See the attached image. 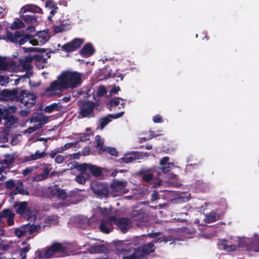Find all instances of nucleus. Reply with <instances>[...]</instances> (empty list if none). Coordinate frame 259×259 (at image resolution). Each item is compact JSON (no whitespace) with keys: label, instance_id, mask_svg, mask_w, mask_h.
<instances>
[{"label":"nucleus","instance_id":"1","mask_svg":"<svg viewBox=\"0 0 259 259\" xmlns=\"http://www.w3.org/2000/svg\"><path fill=\"white\" fill-rule=\"evenodd\" d=\"M78 117L92 118L95 116V110H100L98 100L96 102L92 101L80 100L77 102Z\"/></svg>","mask_w":259,"mask_h":259},{"label":"nucleus","instance_id":"2","mask_svg":"<svg viewBox=\"0 0 259 259\" xmlns=\"http://www.w3.org/2000/svg\"><path fill=\"white\" fill-rule=\"evenodd\" d=\"M116 246L119 251L124 252L122 259H143L146 256L142 246L127 248V243L121 241L118 242Z\"/></svg>","mask_w":259,"mask_h":259},{"label":"nucleus","instance_id":"3","mask_svg":"<svg viewBox=\"0 0 259 259\" xmlns=\"http://www.w3.org/2000/svg\"><path fill=\"white\" fill-rule=\"evenodd\" d=\"M60 79L63 82L66 89L78 87L81 83V74L75 71H66L61 73Z\"/></svg>","mask_w":259,"mask_h":259},{"label":"nucleus","instance_id":"4","mask_svg":"<svg viewBox=\"0 0 259 259\" xmlns=\"http://www.w3.org/2000/svg\"><path fill=\"white\" fill-rule=\"evenodd\" d=\"M31 61V58L29 57H26L25 59L19 60L18 69L22 72H25V73L16 75L18 78L15 80V85L18 84L21 80H24L25 79L29 78L32 75V66L30 64Z\"/></svg>","mask_w":259,"mask_h":259},{"label":"nucleus","instance_id":"5","mask_svg":"<svg viewBox=\"0 0 259 259\" xmlns=\"http://www.w3.org/2000/svg\"><path fill=\"white\" fill-rule=\"evenodd\" d=\"M27 203L26 201L21 202H15L13 207L16 208V211L18 214L24 213V218L28 221L33 222L36 219V212L27 209Z\"/></svg>","mask_w":259,"mask_h":259},{"label":"nucleus","instance_id":"6","mask_svg":"<svg viewBox=\"0 0 259 259\" xmlns=\"http://www.w3.org/2000/svg\"><path fill=\"white\" fill-rule=\"evenodd\" d=\"M90 187L93 193L99 197L106 198L109 196V188L105 183L94 181L91 182Z\"/></svg>","mask_w":259,"mask_h":259},{"label":"nucleus","instance_id":"7","mask_svg":"<svg viewBox=\"0 0 259 259\" xmlns=\"http://www.w3.org/2000/svg\"><path fill=\"white\" fill-rule=\"evenodd\" d=\"M8 39L14 44L19 43L20 45H23L25 42L30 40L32 37L31 34H24L23 31H16L15 33L8 32L7 34Z\"/></svg>","mask_w":259,"mask_h":259},{"label":"nucleus","instance_id":"8","mask_svg":"<svg viewBox=\"0 0 259 259\" xmlns=\"http://www.w3.org/2000/svg\"><path fill=\"white\" fill-rule=\"evenodd\" d=\"M66 89L63 82L60 79V75L57 79L52 82L47 89L48 94L53 96H59L62 94L63 90Z\"/></svg>","mask_w":259,"mask_h":259},{"label":"nucleus","instance_id":"9","mask_svg":"<svg viewBox=\"0 0 259 259\" xmlns=\"http://www.w3.org/2000/svg\"><path fill=\"white\" fill-rule=\"evenodd\" d=\"M26 106L31 107L35 103V98L34 95L28 94L24 91H21L19 99Z\"/></svg>","mask_w":259,"mask_h":259},{"label":"nucleus","instance_id":"10","mask_svg":"<svg viewBox=\"0 0 259 259\" xmlns=\"http://www.w3.org/2000/svg\"><path fill=\"white\" fill-rule=\"evenodd\" d=\"M131 217L137 222V225L140 227L148 221L147 214L143 210H135L132 211Z\"/></svg>","mask_w":259,"mask_h":259},{"label":"nucleus","instance_id":"11","mask_svg":"<svg viewBox=\"0 0 259 259\" xmlns=\"http://www.w3.org/2000/svg\"><path fill=\"white\" fill-rule=\"evenodd\" d=\"M48 121V117L40 113H34L30 119V122L34 123L38 129L41 128Z\"/></svg>","mask_w":259,"mask_h":259},{"label":"nucleus","instance_id":"12","mask_svg":"<svg viewBox=\"0 0 259 259\" xmlns=\"http://www.w3.org/2000/svg\"><path fill=\"white\" fill-rule=\"evenodd\" d=\"M3 219L6 220L8 226H12L14 224V218L15 214L10 208H5L0 211Z\"/></svg>","mask_w":259,"mask_h":259},{"label":"nucleus","instance_id":"13","mask_svg":"<svg viewBox=\"0 0 259 259\" xmlns=\"http://www.w3.org/2000/svg\"><path fill=\"white\" fill-rule=\"evenodd\" d=\"M20 94V91L18 89H16L12 90H4L2 94L5 100L13 101L15 99L18 100Z\"/></svg>","mask_w":259,"mask_h":259},{"label":"nucleus","instance_id":"14","mask_svg":"<svg viewBox=\"0 0 259 259\" xmlns=\"http://www.w3.org/2000/svg\"><path fill=\"white\" fill-rule=\"evenodd\" d=\"M35 36L37 38L31 39L30 41V43L33 46L39 45V44H44L50 38L49 35L48 34L47 32L45 31L39 32L35 35Z\"/></svg>","mask_w":259,"mask_h":259},{"label":"nucleus","instance_id":"15","mask_svg":"<svg viewBox=\"0 0 259 259\" xmlns=\"http://www.w3.org/2000/svg\"><path fill=\"white\" fill-rule=\"evenodd\" d=\"M26 236L28 235L34 236L41 229V226L39 225H34L33 224L29 223L26 225L22 226Z\"/></svg>","mask_w":259,"mask_h":259},{"label":"nucleus","instance_id":"16","mask_svg":"<svg viewBox=\"0 0 259 259\" xmlns=\"http://www.w3.org/2000/svg\"><path fill=\"white\" fill-rule=\"evenodd\" d=\"M257 241L249 238H239L238 246L240 247H244L250 249L257 244Z\"/></svg>","mask_w":259,"mask_h":259},{"label":"nucleus","instance_id":"17","mask_svg":"<svg viewBox=\"0 0 259 259\" xmlns=\"http://www.w3.org/2000/svg\"><path fill=\"white\" fill-rule=\"evenodd\" d=\"M117 226H118L121 232L125 233L132 227V224L129 219L122 218L117 220Z\"/></svg>","mask_w":259,"mask_h":259},{"label":"nucleus","instance_id":"18","mask_svg":"<svg viewBox=\"0 0 259 259\" xmlns=\"http://www.w3.org/2000/svg\"><path fill=\"white\" fill-rule=\"evenodd\" d=\"M152 170V168H143L138 171L137 175L141 176L143 181L149 184H151L152 182L154 181L153 175L151 173Z\"/></svg>","mask_w":259,"mask_h":259},{"label":"nucleus","instance_id":"19","mask_svg":"<svg viewBox=\"0 0 259 259\" xmlns=\"http://www.w3.org/2000/svg\"><path fill=\"white\" fill-rule=\"evenodd\" d=\"M124 114V112H121L115 115H108L104 118H101L99 120L100 123V129L103 128L111 121V118H118L121 117Z\"/></svg>","mask_w":259,"mask_h":259},{"label":"nucleus","instance_id":"20","mask_svg":"<svg viewBox=\"0 0 259 259\" xmlns=\"http://www.w3.org/2000/svg\"><path fill=\"white\" fill-rule=\"evenodd\" d=\"M18 194L26 195H29L28 191L24 189L22 182L19 180H17V184L15 187V189L10 193V196H12Z\"/></svg>","mask_w":259,"mask_h":259},{"label":"nucleus","instance_id":"21","mask_svg":"<svg viewBox=\"0 0 259 259\" xmlns=\"http://www.w3.org/2000/svg\"><path fill=\"white\" fill-rule=\"evenodd\" d=\"M49 193L52 196L60 199H64L66 197V193L64 190L55 187L51 188Z\"/></svg>","mask_w":259,"mask_h":259},{"label":"nucleus","instance_id":"22","mask_svg":"<svg viewBox=\"0 0 259 259\" xmlns=\"http://www.w3.org/2000/svg\"><path fill=\"white\" fill-rule=\"evenodd\" d=\"M126 186V182L114 180L111 184V189L114 192H118L122 190Z\"/></svg>","mask_w":259,"mask_h":259},{"label":"nucleus","instance_id":"23","mask_svg":"<svg viewBox=\"0 0 259 259\" xmlns=\"http://www.w3.org/2000/svg\"><path fill=\"white\" fill-rule=\"evenodd\" d=\"M137 159H140L138 153L137 152H132L125 154L124 156L123 157L121 160L123 162L130 163Z\"/></svg>","mask_w":259,"mask_h":259},{"label":"nucleus","instance_id":"24","mask_svg":"<svg viewBox=\"0 0 259 259\" xmlns=\"http://www.w3.org/2000/svg\"><path fill=\"white\" fill-rule=\"evenodd\" d=\"M89 251L91 253H101L106 252L107 248L106 246L103 244L94 245L91 246L89 248Z\"/></svg>","mask_w":259,"mask_h":259},{"label":"nucleus","instance_id":"25","mask_svg":"<svg viewBox=\"0 0 259 259\" xmlns=\"http://www.w3.org/2000/svg\"><path fill=\"white\" fill-rule=\"evenodd\" d=\"M5 126L7 128H11L15 126L18 122L17 118L14 116H7L4 118Z\"/></svg>","mask_w":259,"mask_h":259},{"label":"nucleus","instance_id":"26","mask_svg":"<svg viewBox=\"0 0 259 259\" xmlns=\"http://www.w3.org/2000/svg\"><path fill=\"white\" fill-rule=\"evenodd\" d=\"M49 167L50 165L47 164L44 169V173L36 175L34 178V180L40 181L46 179L48 177L50 172V168Z\"/></svg>","mask_w":259,"mask_h":259},{"label":"nucleus","instance_id":"27","mask_svg":"<svg viewBox=\"0 0 259 259\" xmlns=\"http://www.w3.org/2000/svg\"><path fill=\"white\" fill-rule=\"evenodd\" d=\"M146 255L155 251L156 247L153 243L148 242L141 246Z\"/></svg>","mask_w":259,"mask_h":259},{"label":"nucleus","instance_id":"28","mask_svg":"<svg viewBox=\"0 0 259 259\" xmlns=\"http://www.w3.org/2000/svg\"><path fill=\"white\" fill-rule=\"evenodd\" d=\"M94 52V49L90 44L85 45L80 50V54L85 56H91Z\"/></svg>","mask_w":259,"mask_h":259},{"label":"nucleus","instance_id":"29","mask_svg":"<svg viewBox=\"0 0 259 259\" xmlns=\"http://www.w3.org/2000/svg\"><path fill=\"white\" fill-rule=\"evenodd\" d=\"M63 108L62 105L59 103H53L45 107L44 110L46 112L51 113L53 111H60Z\"/></svg>","mask_w":259,"mask_h":259},{"label":"nucleus","instance_id":"30","mask_svg":"<svg viewBox=\"0 0 259 259\" xmlns=\"http://www.w3.org/2000/svg\"><path fill=\"white\" fill-rule=\"evenodd\" d=\"M23 19L27 24L37 25V20L36 16L33 15H26L23 16Z\"/></svg>","mask_w":259,"mask_h":259},{"label":"nucleus","instance_id":"31","mask_svg":"<svg viewBox=\"0 0 259 259\" xmlns=\"http://www.w3.org/2000/svg\"><path fill=\"white\" fill-rule=\"evenodd\" d=\"M73 165V168L80 171V173H87L86 170L89 169V163L79 164L77 162H74Z\"/></svg>","mask_w":259,"mask_h":259},{"label":"nucleus","instance_id":"32","mask_svg":"<svg viewBox=\"0 0 259 259\" xmlns=\"http://www.w3.org/2000/svg\"><path fill=\"white\" fill-rule=\"evenodd\" d=\"M88 169L94 177H98L102 174L101 169L96 165L89 163Z\"/></svg>","mask_w":259,"mask_h":259},{"label":"nucleus","instance_id":"33","mask_svg":"<svg viewBox=\"0 0 259 259\" xmlns=\"http://www.w3.org/2000/svg\"><path fill=\"white\" fill-rule=\"evenodd\" d=\"M89 178L90 175L88 173H80L76 177L75 180L78 183L83 185Z\"/></svg>","mask_w":259,"mask_h":259},{"label":"nucleus","instance_id":"34","mask_svg":"<svg viewBox=\"0 0 259 259\" xmlns=\"http://www.w3.org/2000/svg\"><path fill=\"white\" fill-rule=\"evenodd\" d=\"M46 155L47 154L45 151L39 152L38 151H37L34 154H31L30 156H28L27 157V160H35L45 157Z\"/></svg>","mask_w":259,"mask_h":259},{"label":"nucleus","instance_id":"35","mask_svg":"<svg viewBox=\"0 0 259 259\" xmlns=\"http://www.w3.org/2000/svg\"><path fill=\"white\" fill-rule=\"evenodd\" d=\"M13 62L12 61L10 63V61H7L5 58L0 57V70H7L10 65L13 64Z\"/></svg>","mask_w":259,"mask_h":259},{"label":"nucleus","instance_id":"36","mask_svg":"<svg viewBox=\"0 0 259 259\" xmlns=\"http://www.w3.org/2000/svg\"><path fill=\"white\" fill-rule=\"evenodd\" d=\"M219 218V215L215 212L212 211L209 214L205 216V221L206 223H212L217 220Z\"/></svg>","mask_w":259,"mask_h":259},{"label":"nucleus","instance_id":"37","mask_svg":"<svg viewBox=\"0 0 259 259\" xmlns=\"http://www.w3.org/2000/svg\"><path fill=\"white\" fill-rule=\"evenodd\" d=\"M120 101H123V99L120 98L116 97L112 99L108 104V108L111 110L113 107H116L120 104Z\"/></svg>","mask_w":259,"mask_h":259},{"label":"nucleus","instance_id":"38","mask_svg":"<svg viewBox=\"0 0 259 259\" xmlns=\"http://www.w3.org/2000/svg\"><path fill=\"white\" fill-rule=\"evenodd\" d=\"M108 222L103 221L100 224V229L101 231L105 233H109L111 231V226L109 225Z\"/></svg>","mask_w":259,"mask_h":259},{"label":"nucleus","instance_id":"39","mask_svg":"<svg viewBox=\"0 0 259 259\" xmlns=\"http://www.w3.org/2000/svg\"><path fill=\"white\" fill-rule=\"evenodd\" d=\"M41 11V9L38 7H32L26 6L23 7L20 10V13H25L27 11H32L35 12H39Z\"/></svg>","mask_w":259,"mask_h":259},{"label":"nucleus","instance_id":"40","mask_svg":"<svg viewBox=\"0 0 259 259\" xmlns=\"http://www.w3.org/2000/svg\"><path fill=\"white\" fill-rule=\"evenodd\" d=\"M51 246L55 253L59 252H63L65 251L64 247L59 243H54Z\"/></svg>","mask_w":259,"mask_h":259},{"label":"nucleus","instance_id":"41","mask_svg":"<svg viewBox=\"0 0 259 259\" xmlns=\"http://www.w3.org/2000/svg\"><path fill=\"white\" fill-rule=\"evenodd\" d=\"M222 245L223 246V249L228 252L234 251L236 249V246L235 245L227 244L226 240L222 241Z\"/></svg>","mask_w":259,"mask_h":259},{"label":"nucleus","instance_id":"42","mask_svg":"<svg viewBox=\"0 0 259 259\" xmlns=\"http://www.w3.org/2000/svg\"><path fill=\"white\" fill-rule=\"evenodd\" d=\"M17 184V181L15 182L13 180H9L6 182L5 187L7 189L11 190L16 187Z\"/></svg>","mask_w":259,"mask_h":259},{"label":"nucleus","instance_id":"43","mask_svg":"<svg viewBox=\"0 0 259 259\" xmlns=\"http://www.w3.org/2000/svg\"><path fill=\"white\" fill-rule=\"evenodd\" d=\"M24 26L25 25L24 23L22 21L18 19L13 23L11 26V28L19 29L21 28H23L24 27Z\"/></svg>","mask_w":259,"mask_h":259},{"label":"nucleus","instance_id":"44","mask_svg":"<svg viewBox=\"0 0 259 259\" xmlns=\"http://www.w3.org/2000/svg\"><path fill=\"white\" fill-rule=\"evenodd\" d=\"M107 91L103 85L99 86L97 91V95L98 97H102L107 94Z\"/></svg>","mask_w":259,"mask_h":259},{"label":"nucleus","instance_id":"45","mask_svg":"<svg viewBox=\"0 0 259 259\" xmlns=\"http://www.w3.org/2000/svg\"><path fill=\"white\" fill-rule=\"evenodd\" d=\"M95 140L97 142V146L99 148V150H102L105 149L106 147H103L104 141L103 140L100 139V137L99 135H97L95 137Z\"/></svg>","mask_w":259,"mask_h":259},{"label":"nucleus","instance_id":"46","mask_svg":"<svg viewBox=\"0 0 259 259\" xmlns=\"http://www.w3.org/2000/svg\"><path fill=\"white\" fill-rule=\"evenodd\" d=\"M14 233L15 235L18 238H20L22 236H26L25 231L24 230L22 226L19 228H16Z\"/></svg>","mask_w":259,"mask_h":259},{"label":"nucleus","instance_id":"47","mask_svg":"<svg viewBox=\"0 0 259 259\" xmlns=\"http://www.w3.org/2000/svg\"><path fill=\"white\" fill-rule=\"evenodd\" d=\"M46 55L47 56V58L45 57L44 55H35L34 58L37 62L46 63L48 58L50 57L48 53H47Z\"/></svg>","mask_w":259,"mask_h":259},{"label":"nucleus","instance_id":"48","mask_svg":"<svg viewBox=\"0 0 259 259\" xmlns=\"http://www.w3.org/2000/svg\"><path fill=\"white\" fill-rule=\"evenodd\" d=\"M174 166L172 163H168L167 164H164L161 166L160 169L162 170V172L164 174L168 172L169 171L172 167Z\"/></svg>","mask_w":259,"mask_h":259},{"label":"nucleus","instance_id":"49","mask_svg":"<svg viewBox=\"0 0 259 259\" xmlns=\"http://www.w3.org/2000/svg\"><path fill=\"white\" fill-rule=\"evenodd\" d=\"M66 25L61 24L54 27V32L55 33L62 32L66 30Z\"/></svg>","mask_w":259,"mask_h":259},{"label":"nucleus","instance_id":"50","mask_svg":"<svg viewBox=\"0 0 259 259\" xmlns=\"http://www.w3.org/2000/svg\"><path fill=\"white\" fill-rule=\"evenodd\" d=\"M83 40L80 38H75L71 41L72 46L75 49L78 48L80 45L82 44Z\"/></svg>","mask_w":259,"mask_h":259},{"label":"nucleus","instance_id":"51","mask_svg":"<svg viewBox=\"0 0 259 259\" xmlns=\"http://www.w3.org/2000/svg\"><path fill=\"white\" fill-rule=\"evenodd\" d=\"M10 81L9 77L7 76L0 75V85H6Z\"/></svg>","mask_w":259,"mask_h":259},{"label":"nucleus","instance_id":"52","mask_svg":"<svg viewBox=\"0 0 259 259\" xmlns=\"http://www.w3.org/2000/svg\"><path fill=\"white\" fill-rule=\"evenodd\" d=\"M62 48L66 52H71L75 50L71 42L63 46Z\"/></svg>","mask_w":259,"mask_h":259},{"label":"nucleus","instance_id":"53","mask_svg":"<svg viewBox=\"0 0 259 259\" xmlns=\"http://www.w3.org/2000/svg\"><path fill=\"white\" fill-rule=\"evenodd\" d=\"M54 254H55V253H54V251H53V249L52 248L51 246H50L49 247H48L46 249L44 256L46 257H51Z\"/></svg>","mask_w":259,"mask_h":259},{"label":"nucleus","instance_id":"54","mask_svg":"<svg viewBox=\"0 0 259 259\" xmlns=\"http://www.w3.org/2000/svg\"><path fill=\"white\" fill-rule=\"evenodd\" d=\"M50 138H40L37 139L35 141H44V143H42L41 147L42 148L45 150L47 148V141L48 140L50 139Z\"/></svg>","mask_w":259,"mask_h":259},{"label":"nucleus","instance_id":"55","mask_svg":"<svg viewBox=\"0 0 259 259\" xmlns=\"http://www.w3.org/2000/svg\"><path fill=\"white\" fill-rule=\"evenodd\" d=\"M100 212L104 216L107 215L110 212L111 210L107 207H99L98 208Z\"/></svg>","mask_w":259,"mask_h":259},{"label":"nucleus","instance_id":"56","mask_svg":"<svg viewBox=\"0 0 259 259\" xmlns=\"http://www.w3.org/2000/svg\"><path fill=\"white\" fill-rule=\"evenodd\" d=\"M168 241V240L164 236H163L158 237L157 238H154V239L153 240V241L150 242L153 243V244H154L155 243H156L157 242H161L162 241L166 242Z\"/></svg>","mask_w":259,"mask_h":259},{"label":"nucleus","instance_id":"57","mask_svg":"<svg viewBox=\"0 0 259 259\" xmlns=\"http://www.w3.org/2000/svg\"><path fill=\"white\" fill-rule=\"evenodd\" d=\"M103 151H107L109 153H110L111 155H113V156L117 155V153H118L116 150L113 148H109V147L106 148L105 149H103Z\"/></svg>","mask_w":259,"mask_h":259},{"label":"nucleus","instance_id":"58","mask_svg":"<svg viewBox=\"0 0 259 259\" xmlns=\"http://www.w3.org/2000/svg\"><path fill=\"white\" fill-rule=\"evenodd\" d=\"M8 133H5L0 135V142L1 143H6L8 141Z\"/></svg>","mask_w":259,"mask_h":259},{"label":"nucleus","instance_id":"59","mask_svg":"<svg viewBox=\"0 0 259 259\" xmlns=\"http://www.w3.org/2000/svg\"><path fill=\"white\" fill-rule=\"evenodd\" d=\"M106 222H108V224L111 226L113 224H115L117 225V220L115 217H111L108 218L106 221Z\"/></svg>","mask_w":259,"mask_h":259},{"label":"nucleus","instance_id":"60","mask_svg":"<svg viewBox=\"0 0 259 259\" xmlns=\"http://www.w3.org/2000/svg\"><path fill=\"white\" fill-rule=\"evenodd\" d=\"M37 130H38V127L34 124L33 126L29 127L27 130H26L25 132L26 133L31 134Z\"/></svg>","mask_w":259,"mask_h":259},{"label":"nucleus","instance_id":"61","mask_svg":"<svg viewBox=\"0 0 259 259\" xmlns=\"http://www.w3.org/2000/svg\"><path fill=\"white\" fill-rule=\"evenodd\" d=\"M159 198L158 192L154 190L151 194V201H154Z\"/></svg>","mask_w":259,"mask_h":259},{"label":"nucleus","instance_id":"62","mask_svg":"<svg viewBox=\"0 0 259 259\" xmlns=\"http://www.w3.org/2000/svg\"><path fill=\"white\" fill-rule=\"evenodd\" d=\"M65 157L64 156L61 155H58L55 158V161L58 163H61L64 160Z\"/></svg>","mask_w":259,"mask_h":259},{"label":"nucleus","instance_id":"63","mask_svg":"<svg viewBox=\"0 0 259 259\" xmlns=\"http://www.w3.org/2000/svg\"><path fill=\"white\" fill-rule=\"evenodd\" d=\"M14 161V158H11L10 156L8 157L4 160V163L8 165L11 164L12 163H13Z\"/></svg>","mask_w":259,"mask_h":259},{"label":"nucleus","instance_id":"64","mask_svg":"<svg viewBox=\"0 0 259 259\" xmlns=\"http://www.w3.org/2000/svg\"><path fill=\"white\" fill-rule=\"evenodd\" d=\"M120 90L119 87L114 86L113 88L110 91L109 94L112 95V94H116Z\"/></svg>","mask_w":259,"mask_h":259}]
</instances>
